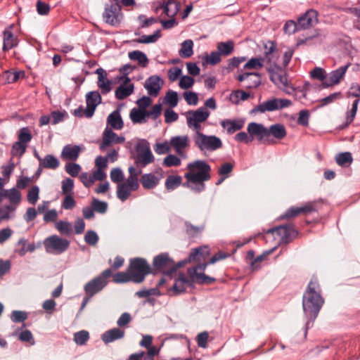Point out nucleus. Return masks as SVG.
Segmentation results:
<instances>
[{"label": "nucleus", "instance_id": "obj_18", "mask_svg": "<svg viewBox=\"0 0 360 360\" xmlns=\"http://www.w3.org/2000/svg\"><path fill=\"white\" fill-rule=\"evenodd\" d=\"M181 8V4L175 0L162 1L158 3L155 8L157 12L159 9H162L166 15L169 18H175Z\"/></svg>", "mask_w": 360, "mask_h": 360}, {"label": "nucleus", "instance_id": "obj_40", "mask_svg": "<svg viewBox=\"0 0 360 360\" xmlns=\"http://www.w3.org/2000/svg\"><path fill=\"white\" fill-rule=\"evenodd\" d=\"M193 42L191 39H186L181 44L179 53L182 58H189L193 53Z\"/></svg>", "mask_w": 360, "mask_h": 360}, {"label": "nucleus", "instance_id": "obj_29", "mask_svg": "<svg viewBox=\"0 0 360 360\" xmlns=\"http://www.w3.org/2000/svg\"><path fill=\"white\" fill-rule=\"evenodd\" d=\"M18 44L17 37H15L11 32V27L6 28L4 31V45L3 50L8 51L16 46Z\"/></svg>", "mask_w": 360, "mask_h": 360}, {"label": "nucleus", "instance_id": "obj_52", "mask_svg": "<svg viewBox=\"0 0 360 360\" xmlns=\"http://www.w3.org/2000/svg\"><path fill=\"white\" fill-rule=\"evenodd\" d=\"M113 281L117 283H127L131 281V276L129 274V269L126 272H118L113 276Z\"/></svg>", "mask_w": 360, "mask_h": 360}, {"label": "nucleus", "instance_id": "obj_49", "mask_svg": "<svg viewBox=\"0 0 360 360\" xmlns=\"http://www.w3.org/2000/svg\"><path fill=\"white\" fill-rule=\"evenodd\" d=\"M91 206L95 212L104 214L108 210V203L105 201L99 200L98 199L94 198L91 202Z\"/></svg>", "mask_w": 360, "mask_h": 360}, {"label": "nucleus", "instance_id": "obj_58", "mask_svg": "<svg viewBox=\"0 0 360 360\" xmlns=\"http://www.w3.org/2000/svg\"><path fill=\"white\" fill-rule=\"evenodd\" d=\"M185 230L187 234L193 237L204 229V226H195L190 222H185Z\"/></svg>", "mask_w": 360, "mask_h": 360}, {"label": "nucleus", "instance_id": "obj_48", "mask_svg": "<svg viewBox=\"0 0 360 360\" xmlns=\"http://www.w3.org/2000/svg\"><path fill=\"white\" fill-rule=\"evenodd\" d=\"M51 119L52 124H57L64 120L65 118L68 117V112L65 110L59 111L54 110L51 113Z\"/></svg>", "mask_w": 360, "mask_h": 360}, {"label": "nucleus", "instance_id": "obj_27", "mask_svg": "<svg viewBox=\"0 0 360 360\" xmlns=\"http://www.w3.org/2000/svg\"><path fill=\"white\" fill-rule=\"evenodd\" d=\"M160 179V176H157L153 173H148L143 174L140 181L144 188L153 189L159 184Z\"/></svg>", "mask_w": 360, "mask_h": 360}, {"label": "nucleus", "instance_id": "obj_44", "mask_svg": "<svg viewBox=\"0 0 360 360\" xmlns=\"http://www.w3.org/2000/svg\"><path fill=\"white\" fill-rule=\"evenodd\" d=\"M209 251L207 250V247H199L195 249H193L189 254L188 261L189 262H193L198 259L200 257H203L205 254H208Z\"/></svg>", "mask_w": 360, "mask_h": 360}, {"label": "nucleus", "instance_id": "obj_33", "mask_svg": "<svg viewBox=\"0 0 360 360\" xmlns=\"http://www.w3.org/2000/svg\"><path fill=\"white\" fill-rule=\"evenodd\" d=\"M129 58L131 60L137 61L142 68H146L148 64L147 56L141 51H133L129 53Z\"/></svg>", "mask_w": 360, "mask_h": 360}, {"label": "nucleus", "instance_id": "obj_54", "mask_svg": "<svg viewBox=\"0 0 360 360\" xmlns=\"http://www.w3.org/2000/svg\"><path fill=\"white\" fill-rule=\"evenodd\" d=\"M165 101L171 108L176 107L179 101L177 93L174 91H169L165 96Z\"/></svg>", "mask_w": 360, "mask_h": 360}, {"label": "nucleus", "instance_id": "obj_5", "mask_svg": "<svg viewBox=\"0 0 360 360\" xmlns=\"http://www.w3.org/2000/svg\"><path fill=\"white\" fill-rule=\"evenodd\" d=\"M110 269L104 270L99 276L91 279L84 287L86 295L92 297L94 295L101 292L108 284V279L111 276Z\"/></svg>", "mask_w": 360, "mask_h": 360}, {"label": "nucleus", "instance_id": "obj_30", "mask_svg": "<svg viewBox=\"0 0 360 360\" xmlns=\"http://www.w3.org/2000/svg\"><path fill=\"white\" fill-rule=\"evenodd\" d=\"M134 84H121L115 91V96L117 100H124L134 92Z\"/></svg>", "mask_w": 360, "mask_h": 360}, {"label": "nucleus", "instance_id": "obj_31", "mask_svg": "<svg viewBox=\"0 0 360 360\" xmlns=\"http://www.w3.org/2000/svg\"><path fill=\"white\" fill-rule=\"evenodd\" d=\"M268 137L271 136L277 139H282L286 136V130L285 127L281 124H274L267 128Z\"/></svg>", "mask_w": 360, "mask_h": 360}, {"label": "nucleus", "instance_id": "obj_3", "mask_svg": "<svg viewBox=\"0 0 360 360\" xmlns=\"http://www.w3.org/2000/svg\"><path fill=\"white\" fill-rule=\"evenodd\" d=\"M131 281L135 283H142L146 276L151 273V268L146 259L136 257L130 260L129 265Z\"/></svg>", "mask_w": 360, "mask_h": 360}, {"label": "nucleus", "instance_id": "obj_14", "mask_svg": "<svg viewBox=\"0 0 360 360\" xmlns=\"http://www.w3.org/2000/svg\"><path fill=\"white\" fill-rule=\"evenodd\" d=\"M276 50V45L271 44L269 48L265 51L264 58H252L244 65L245 70H258L263 67L265 60L271 63V55Z\"/></svg>", "mask_w": 360, "mask_h": 360}, {"label": "nucleus", "instance_id": "obj_63", "mask_svg": "<svg viewBox=\"0 0 360 360\" xmlns=\"http://www.w3.org/2000/svg\"><path fill=\"white\" fill-rule=\"evenodd\" d=\"M18 338L22 342H30L31 345L35 344L32 333L29 330H22L18 335Z\"/></svg>", "mask_w": 360, "mask_h": 360}, {"label": "nucleus", "instance_id": "obj_41", "mask_svg": "<svg viewBox=\"0 0 360 360\" xmlns=\"http://www.w3.org/2000/svg\"><path fill=\"white\" fill-rule=\"evenodd\" d=\"M335 161L341 167H348L352 164L353 158L349 152H345L338 153L335 156Z\"/></svg>", "mask_w": 360, "mask_h": 360}, {"label": "nucleus", "instance_id": "obj_8", "mask_svg": "<svg viewBox=\"0 0 360 360\" xmlns=\"http://www.w3.org/2000/svg\"><path fill=\"white\" fill-rule=\"evenodd\" d=\"M44 245L46 252L60 255L68 250L70 242L58 236L52 235L44 240Z\"/></svg>", "mask_w": 360, "mask_h": 360}, {"label": "nucleus", "instance_id": "obj_61", "mask_svg": "<svg viewBox=\"0 0 360 360\" xmlns=\"http://www.w3.org/2000/svg\"><path fill=\"white\" fill-rule=\"evenodd\" d=\"M27 319V314L23 311H13L11 315V319L13 323L23 322Z\"/></svg>", "mask_w": 360, "mask_h": 360}, {"label": "nucleus", "instance_id": "obj_43", "mask_svg": "<svg viewBox=\"0 0 360 360\" xmlns=\"http://www.w3.org/2000/svg\"><path fill=\"white\" fill-rule=\"evenodd\" d=\"M181 184L180 176H169L165 181V187L169 191H172L179 186Z\"/></svg>", "mask_w": 360, "mask_h": 360}, {"label": "nucleus", "instance_id": "obj_64", "mask_svg": "<svg viewBox=\"0 0 360 360\" xmlns=\"http://www.w3.org/2000/svg\"><path fill=\"white\" fill-rule=\"evenodd\" d=\"M81 170V167L77 163H67L65 165V171L73 177L77 176Z\"/></svg>", "mask_w": 360, "mask_h": 360}, {"label": "nucleus", "instance_id": "obj_21", "mask_svg": "<svg viewBox=\"0 0 360 360\" xmlns=\"http://www.w3.org/2000/svg\"><path fill=\"white\" fill-rule=\"evenodd\" d=\"M189 139L188 136H176L170 139L169 145L175 152L181 155H184V150L188 146Z\"/></svg>", "mask_w": 360, "mask_h": 360}, {"label": "nucleus", "instance_id": "obj_24", "mask_svg": "<svg viewBox=\"0 0 360 360\" xmlns=\"http://www.w3.org/2000/svg\"><path fill=\"white\" fill-rule=\"evenodd\" d=\"M221 126L226 130L229 134H232L236 131L240 130L245 125V120L242 118L238 119H226L221 120Z\"/></svg>", "mask_w": 360, "mask_h": 360}, {"label": "nucleus", "instance_id": "obj_16", "mask_svg": "<svg viewBox=\"0 0 360 360\" xmlns=\"http://www.w3.org/2000/svg\"><path fill=\"white\" fill-rule=\"evenodd\" d=\"M349 64L340 67L339 68L331 71L327 74V78L322 84L323 88H328L338 84L345 77Z\"/></svg>", "mask_w": 360, "mask_h": 360}, {"label": "nucleus", "instance_id": "obj_23", "mask_svg": "<svg viewBox=\"0 0 360 360\" xmlns=\"http://www.w3.org/2000/svg\"><path fill=\"white\" fill-rule=\"evenodd\" d=\"M162 82L161 78L157 75L149 77L145 82L144 87L148 91V94L151 96H157L161 89Z\"/></svg>", "mask_w": 360, "mask_h": 360}, {"label": "nucleus", "instance_id": "obj_45", "mask_svg": "<svg viewBox=\"0 0 360 360\" xmlns=\"http://www.w3.org/2000/svg\"><path fill=\"white\" fill-rule=\"evenodd\" d=\"M192 281L195 282L198 284H211L215 281V278L207 276L204 273L195 274V276L191 277Z\"/></svg>", "mask_w": 360, "mask_h": 360}, {"label": "nucleus", "instance_id": "obj_62", "mask_svg": "<svg viewBox=\"0 0 360 360\" xmlns=\"http://www.w3.org/2000/svg\"><path fill=\"white\" fill-rule=\"evenodd\" d=\"M205 61L212 65H217L221 61V55L218 51H212L205 57Z\"/></svg>", "mask_w": 360, "mask_h": 360}, {"label": "nucleus", "instance_id": "obj_59", "mask_svg": "<svg viewBox=\"0 0 360 360\" xmlns=\"http://www.w3.org/2000/svg\"><path fill=\"white\" fill-rule=\"evenodd\" d=\"M56 227L61 234H69L72 231V224L68 221H59Z\"/></svg>", "mask_w": 360, "mask_h": 360}, {"label": "nucleus", "instance_id": "obj_2", "mask_svg": "<svg viewBox=\"0 0 360 360\" xmlns=\"http://www.w3.org/2000/svg\"><path fill=\"white\" fill-rule=\"evenodd\" d=\"M189 172L186 173L184 177L187 182L183 184V186L188 187L195 192L202 191L205 185L204 181L210 179V166L203 160H195L188 164Z\"/></svg>", "mask_w": 360, "mask_h": 360}, {"label": "nucleus", "instance_id": "obj_1", "mask_svg": "<svg viewBox=\"0 0 360 360\" xmlns=\"http://www.w3.org/2000/svg\"><path fill=\"white\" fill-rule=\"evenodd\" d=\"M323 304L324 299L321 295L319 282L316 278H313L308 283L302 297L303 311L308 319L305 325V335L307 330L313 325Z\"/></svg>", "mask_w": 360, "mask_h": 360}, {"label": "nucleus", "instance_id": "obj_35", "mask_svg": "<svg viewBox=\"0 0 360 360\" xmlns=\"http://www.w3.org/2000/svg\"><path fill=\"white\" fill-rule=\"evenodd\" d=\"M16 206L14 205H7L0 207V223L3 221L8 220L15 216Z\"/></svg>", "mask_w": 360, "mask_h": 360}, {"label": "nucleus", "instance_id": "obj_57", "mask_svg": "<svg viewBox=\"0 0 360 360\" xmlns=\"http://www.w3.org/2000/svg\"><path fill=\"white\" fill-rule=\"evenodd\" d=\"M27 146L20 141L15 142L11 149V154L13 156H22L26 151Z\"/></svg>", "mask_w": 360, "mask_h": 360}, {"label": "nucleus", "instance_id": "obj_42", "mask_svg": "<svg viewBox=\"0 0 360 360\" xmlns=\"http://www.w3.org/2000/svg\"><path fill=\"white\" fill-rule=\"evenodd\" d=\"M161 37V31L160 30H157L153 34L151 35H143L140 38L136 39L135 41L140 44H150L155 43L158 41L159 38Z\"/></svg>", "mask_w": 360, "mask_h": 360}, {"label": "nucleus", "instance_id": "obj_53", "mask_svg": "<svg viewBox=\"0 0 360 360\" xmlns=\"http://www.w3.org/2000/svg\"><path fill=\"white\" fill-rule=\"evenodd\" d=\"M98 240L99 238L96 231L89 230L86 232L84 236V240L88 245L94 246L98 243Z\"/></svg>", "mask_w": 360, "mask_h": 360}, {"label": "nucleus", "instance_id": "obj_10", "mask_svg": "<svg viewBox=\"0 0 360 360\" xmlns=\"http://www.w3.org/2000/svg\"><path fill=\"white\" fill-rule=\"evenodd\" d=\"M271 81L281 89H285L288 86V79L281 68L276 64L266 68Z\"/></svg>", "mask_w": 360, "mask_h": 360}, {"label": "nucleus", "instance_id": "obj_60", "mask_svg": "<svg viewBox=\"0 0 360 360\" xmlns=\"http://www.w3.org/2000/svg\"><path fill=\"white\" fill-rule=\"evenodd\" d=\"M74 188V181L70 178H66L62 181V192L65 195H71Z\"/></svg>", "mask_w": 360, "mask_h": 360}, {"label": "nucleus", "instance_id": "obj_17", "mask_svg": "<svg viewBox=\"0 0 360 360\" xmlns=\"http://www.w3.org/2000/svg\"><path fill=\"white\" fill-rule=\"evenodd\" d=\"M124 136H119L112 129L108 127L104 130L103 134V140L100 144L99 148L105 150L108 147L117 143H122L124 142Z\"/></svg>", "mask_w": 360, "mask_h": 360}, {"label": "nucleus", "instance_id": "obj_50", "mask_svg": "<svg viewBox=\"0 0 360 360\" xmlns=\"http://www.w3.org/2000/svg\"><path fill=\"white\" fill-rule=\"evenodd\" d=\"M311 78L322 82V84L327 78V74L324 69L320 67L315 68L311 72Z\"/></svg>", "mask_w": 360, "mask_h": 360}, {"label": "nucleus", "instance_id": "obj_46", "mask_svg": "<svg viewBox=\"0 0 360 360\" xmlns=\"http://www.w3.org/2000/svg\"><path fill=\"white\" fill-rule=\"evenodd\" d=\"M89 339L88 331L82 330L74 334V341L78 345H84Z\"/></svg>", "mask_w": 360, "mask_h": 360}, {"label": "nucleus", "instance_id": "obj_26", "mask_svg": "<svg viewBox=\"0 0 360 360\" xmlns=\"http://www.w3.org/2000/svg\"><path fill=\"white\" fill-rule=\"evenodd\" d=\"M124 330L120 328H113L106 330L101 335V340L105 344L112 342L117 340L122 339L124 336Z\"/></svg>", "mask_w": 360, "mask_h": 360}, {"label": "nucleus", "instance_id": "obj_25", "mask_svg": "<svg viewBox=\"0 0 360 360\" xmlns=\"http://www.w3.org/2000/svg\"><path fill=\"white\" fill-rule=\"evenodd\" d=\"M192 280L187 278L184 274H180L174 284L170 288L174 295L186 291L187 286L192 285Z\"/></svg>", "mask_w": 360, "mask_h": 360}, {"label": "nucleus", "instance_id": "obj_36", "mask_svg": "<svg viewBox=\"0 0 360 360\" xmlns=\"http://www.w3.org/2000/svg\"><path fill=\"white\" fill-rule=\"evenodd\" d=\"M60 165L59 160L53 155H46L41 162V167H44L45 169H56Z\"/></svg>", "mask_w": 360, "mask_h": 360}, {"label": "nucleus", "instance_id": "obj_32", "mask_svg": "<svg viewBox=\"0 0 360 360\" xmlns=\"http://www.w3.org/2000/svg\"><path fill=\"white\" fill-rule=\"evenodd\" d=\"M108 124L110 125L115 129H121L124 123L119 110H115L111 112L107 118Z\"/></svg>", "mask_w": 360, "mask_h": 360}, {"label": "nucleus", "instance_id": "obj_34", "mask_svg": "<svg viewBox=\"0 0 360 360\" xmlns=\"http://www.w3.org/2000/svg\"><path fill=\"white\" fill-rule=\"evenodd\" d=\"M129 116L131 122L134 124H141L146 122V110L134 108L131 110Z\"/></svg>", "mask_w": 360, "mask_h": 360}, {"label": "nucleus", "instance_id": "obj_4", "mask_svg": "<svg viewBox=\"0 0 360 360\" xmlns=\"http://www.w3.org/2000/svg\"><path fill=\"white\" fill-rule=\"evenodd\" d=\"M194 143L204 154H206L207 152H213L220 149L223 146L220 138L214 135L208 136L199 133L198 134Z\"/></svg>", "mask_w": 360, "mask_h": 360}, {"label": "nucleus", "instance_id": "obj_6", "mask_svg": "<svg viewBox=\"0 0 360 360\" xmlns=\"http://www.w3.org/2000/svg\"><path fill=\"white\" fill-rule=\"evenodd\" d=\"M292 104V101L287 98H272L254 107L251 110V113L257 114L272 112L288 108Z\"/></svg>", "mask_w": 360, "mask_h": 360}, {"label": "nucleus", "instance_id": "obj_28", "mask_svg": "<svg viewBox=\"0 0 360 360\" xmlns=\"http://www.w3.org/2000/svg\"><path fill=\"white\" fill-rule=\"evenodd\" d=\"M80 150L81 148L79 146L66 145L62 150L61 157L65 160L75 161L79 157Z\"/></svg>", "mask_w": 360, "mask_h": 360}, {"label": "nucleus", "instance_id": "obj_20", "mask_svg": "<svg viewBox=\"0 0 360 360\" xmlns=\"http://www.w3.org/2000/svg\"><path fill=\"white\" fill-rule=\"evenodd\" d=\"M318 11L309 9L298 18V25L301 29H308L318 22Z\"/></svg>", "mask_w": 360, "mask_h": 360}, {"label": "nucleus", "instance_id": "obj_13", "mask_svg": "<svg viewBox=\"0 0 360 360\" xmlns=\"http://www.w3.org/2000/svg\"><path fill=\"white\" fill-rule=\"evenodd\" d=\"M276 233L284 243L291 242L298 234V232L292 225H283L269 229L266 233Z\"/></svg>", "mask_w": 360, "mask_h": 360}, {"label": "nucleus", "instance_id": "obj_38", "mask_svg": "<svg viewBox=\"0 0 360 360\" xmlns=\"http://www.w3.org/2000/svg\"><path fill=\"white\" fill-rule=\"evenodd\" d=\"M262 82L261 75L257 72H250L248 79H247L243 87L246 89H253L258 87Z\"/></svg>", "mask_w": 360, "mask_h": 360}, {"label": "nucleus", "instance_id": "obj_51", "mask_svg": "<svg viewBox=\"0 0 360 360\" xmlns=\"http://www.w3.org/2000/svg\"><path fill=\"white\" fill-rule=\"evenodd\" d=\"M8 198L11 202L10 205H14L17 207L21 201V193L15 188H11Z\"/></svg>", "mask_w": 360, "mask_h": 360}, {"label": "nucleus", "instance_id": "obj_15", "mask_svg": "<svg viewBox=\"0 0 360 360\" xmlns=\"http://www.w3.org/2000/svg\"><path fill=\"white\" fill-rule=\"evenodd\" d=\"M86 106L85 108V117L91 118L96 110V107L102 102L101 94L98 91L88 92L86 96Z\"/></svg>", "mask_w": 360, "mask_h": 360}, {"label": "nucleus", "instance_id": "obj_47", "mask_svg": "<svg viewBox=\"0 0 360 360\" xmlns=\"http://www.w3.org/2000/svg\"><path fill=\"white\" fill-rule=\"evenodd\" d=\"M110 179L113 183H116L117 184L123 182L124 179V175L122 172V169L119 167L113 168L110 171Z\"/></svg>", "mask_w": 360, "mask_h": 360}, {"label": "nucleus", "instance_id": "obj_56", "mask_svg": "<svg viewBox=\"0 0 360 360\" xmlns=\"http://www.w3.org/2000/svg\"><path fill=\"white\" fill-rule=\"evenodd\" d=\"M39 188L37 186H33L27 193V200L32 205H35L39 199Z\"/></svg>", "mask_w": 360, "mask_h": 360}, {"label": "nucleus", "instance_id": "obj_9", "mask_svg": "<svg viewBox=\"0 0 360 360\" xmlns=\"http://www.w3.org/2000/svg\"><path fill=\"white\" fill-rule=\"evenodd\" d=\"M247 131L252 137V141L257 139L259 142L267 145L275 143L273 139L268 137L267 128L262 124L250 122L248 125Z\"/></svg>", "mask_w": 360, "mask_h": 360}, {"label": "nucleus", "instance_id": "obj_22", "mask_svg": "<svg viewBox=\"0 0 360 360\" xmlns=\"http://www.w3.org/2000/svg\"><path fill=\"white\" fill-rule=\"evenodd\" d=\"M210 116V112L205 107H200L196 110H189L187 112V122H204Z\"/></svg>", "mask_w": 360, "mask_h": 360}, {"label": "nucleus", "instance_id": "obj_7", "mask_svg": "<svg viewBox=\"0 0 360 360\" xmlns=\"http://www.w3.org/2000/svg\"><path fill=\"white\" fill-rule=\"evenodd\" d=\"M136 152L135 163L137 166L144 167L155 160L149 143L145 139L138 141L136 145Z\"/></svg>", "mask_w": 360, "mask_h": 360}, {"label": "nucleus", "instance_id": "obj_12", "mask_svg": "<svg viewBox=\"0 0 360 360\" xmlns=\"http://www.w3.org/2000/svg\"><path fill=\"white\" fill-rule=\"evenodd\" d=\"M105 22L112 26H117L121 21L120 6L118 3L107 5L103 14Z\"/></svg>", "mask_w": 360, "mask_h": 360}, {"label": "nucleus", "instance_id": "obj_39", "mask_svg": "<svg viewBox=\"0 0 360 360\" xmlns=\"http://www.w3.org/2000/svg\"><path fill=\"white\" fill-rule=\"evenodd\" d=\"M234 49V43L233 41L226 42H219L217 44V51L221 56H228L231 55Z\"/></svg>", "mask_w": 360, "mask_h": 360}, {"label": "nucleus", "instance_id": "obj_37", "mask_svg": "<svg viewBox=\"0 0 360 360\" xmlns=\"http://www.w3.org/2000/svg\"><path fill=\"white\" fill-rule=\"evenodd\" d=\"M132 191H135L130 188L127 184H124L123 182L117 184V197L122 202L126 201L131 195Z\"/></svg>", "mask_w": 360, "mask_h": 360}, {"label": "nucleus", "instance_id": "obj_55", "mask_svg": "<svg viewBox=\"0 0 360 360\" xmlns=\"http://www.w3.org/2000/svg\"><path fill=\"white\" fill-rule=\"evenodd\" d=\"M32 134L27 127H23L19 130L18 141L27 144L32 140Z\"/></svg>", "mask_w": 360, "mask_h": 360}, {"label": "nucleus", "instance_id": "obj_11", "mask_svg": "<svg viewBox=\"0 0 360 360\" xmlns=\"http://www.w3.org/2000/svg\"><path fill=\"white\" fill-rule=\"evenodd\" d=\"M173 265V259L171 258L168 253H161L153 258V266L155 271L162 272L165 275L171 276Z\"/></svg>", "mask_w": 360, "mask_h": 360}, {"label": "nucleus", "instance_id": "obj_19", "mask_svg": "<svg viewBox=\"0 0 360 360\" xmlns=\"http://www.w3.org/2000/svg\"><path fill=\"white\" fill-rule=\"evenodd\" d=\"M95 73L98 75L97 86L101 90V94L105 95L112 90V82L108 79L106 71L102 68L96 70Z\"/></svg>", "mask_w": 360, "mask_h": 360}]
</instances>
